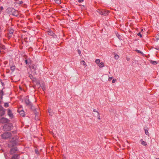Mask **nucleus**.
Listing matches in <instances>:
<instances>
[{
    "label": "nucleus",
    "mask_w": 159,
    "mask_h": 159,
    "mask_svg": "<svg viewBox=\"0 0 159 159\" xmlns=\"http://www.w3.org/2000/svg\"><path fill=\"white\" fill-rule=\"evenodd\" d=\"M11 132H5L3 133L1 135L2 139H10L12 137Z\"/></svg>",
    "instance_id": "1"
},
{
    "label": "nucleus",
    "mask_w": 159,
    "mask_h": 159,
    "mask_svg": "<svg viewBox=\"0 0 159 159\" xmlns=\"http://www.w3.org/2000/svg\"><path fill=\"white\" fill-rule=\"evenodd\" d=\"M13 125L11 123H7L4 125L3 127V129L4 131H7L11 130L12 129Z\"/></svg>",
    "instance_id": "2"
},
{
    "label": "nucleus",
    "mask_w": 159,
    "mask_h": 159,
    "mask_svg": "<svg viewBox=\"0 0 159 159\" xmlns=\"http://www.w3.org/2000/svg\"><path fill=\"white\" fill-rule=\"evenodd\" d=\"M14 138L13 137L12 139L10 141V142L8 144V146L9 147H14L15 146H16L17 144L16 141V140H14Z\"/></svg>",
    "instance_id": "3"
},
{
    "label": "nucleus",
    "mask_w": 159,
    "mask_h": 159,
    "mask_svg": "<svg viewBox=\"0 0 159 159\" xmlns=\"http://www.w3.org/2000/svg\"><path fill=\"white\" fill-rule=\"evenodd\" d=\"M10 122V120L6 118L2 117L1 118H0V123L2 124H7V123H9Z\"/></svg>",
    "instance_id": "4"
},
{
    "label": "nucleus",
    "mask_w": 159,
    "mask_h": 159,
    "mask_svg": "<svg viewBox=\"0 0 159 159\" xmlns=\"http://www.w3.org/2000/svg\"><path fill=\"white\" fill-rule=\"evenodd\" d=\"M29 97L28 96H27L26 97L25 99V102L26 106H29L30 107H32V104L29 100Z\"/></svg>",
    "instance_id": "5"
},
{
    "label": "nucleus",
    "mask_w": 159,
    "mask_h": 159,
    "mask_svg": "<svg viewBox=\"0 0 159 159\" xmlns=\"http://www.w3.org/2000/svg\"><path fill=\"white\" fill-rule=\"evenodd\" d=\"M10 153L11 155L15 154V153H18V148L17 147H14L12 148L10 150Z\"/></svg>",
    "instance_id": "6"
},
{
    "label": "nucleus",
    "mask_w": 159,
    "mask_h": 159,
    "mask_svg": "<svg viewBox=\"0 0 159 159\" xmlns=\"http://www.w3.org/2000/svg\"><path fill=\"white\" fill-rule=\"evenodd\" d=\"M29 68L31 69L32 71L33 72L34 74H36L35 71L37 69V66L34 64H32L29 66Z\"/></svg>",
    "instance_id": "7"
},
{
    "label": "nucleus",
    "mask_w": 159,
    "mask_h": 159,
    "mask_svg": "<svg viewBox=\"0 0 159 159\" xmlns=\"http://www.w3.org/2000/svg\"><path fill=\"white\" fill-rule=\"evenodd\" d=\"M5 110L2 106L0 105V116H3L5 114Z\"/></svg>",
    "instance_id": "8"
},
{
    "label": "nucleus",
    "mask_w": 159,
    "mask_h": 159,
    "mask_svg": "<svg viewBox=\"0 0 159 159\" xmlns=\"http://www.w3.org/2000/svg\"><path fill=\"white\" fill-rule=\"evenodd\" d=\"M15 9L12 7H9L7 9V12L10 14H12L13 12H14Z\"/></svg>",
    "instance_id": "9"
},
{
    "label": "nucleus",
    "mask_w": 159,
    "mask_h": 159,
    "mask_svg": "<svg viewBox=\"0 0 159 159\" xmlns=\"http://www.w3.org/2000/svg\"><path fill=\"white\" fill-rule=\"evenodd\" d=\"M48 34L49 35L52 36L54 38H56L57 37V35L56 34L51 30H49L48 31Z\"/></svg>",
    "instance_id": "10"
},
{
    "label": "nucleus",
    "mask_w": 159,
    "mask_h": 159,
    "mask_svg": "<svg viewBox=\"0 0 159 159\" xmlns=\"http://www.w3.org/2000/svg\"><path fill=\"white\" fill-rule=\"evenodd\" d=\"M7 115L11 118L13 117V114L12 113L11 111L9 109H8Z\"/></svg>",
    "instance_id": "11"
},
{
    "label": "nucleus",
    "mask_w": 159,
    "mask_h": 159,
    "mask_svg": "<svg viewBox=\"0 0 159 159\" xmlns=\"http://www.w3.org/2000/svg\"><path fill=\"white\" fill-rule=\"evenodd\" d=\"M19 155H20L18 154H14L11 157V159H19Z\"/></svg>",
    "instance_id": "12"
},
{
    "label": "nucleus",
    "mask_w": 159,
    "mask_h": 159,
    "mask_svg": "<svg viewBox=\"0 0 159 159\" xmlns=\"http://www.w3.org/2000/svg\"><path fill=\"white\" fill-rule=\"evenodd\" d=\"M102 12L103 14H102V15L104 16H106L108 14L109 11L107 10H104L103 9V11H102Z\"/></svg>",
    "instance_id": "13"
},
{
    "label": "nucleus",
    "mask_w": 159,
    "mask_h": 159,
    "mask_svg": "<svg viewBox=\"0 0 159 159\" xmlns=\"http://www.w3.org/2000/svg\"><path fill=\"white\" fill-rule=\"evenodd\" d=\"M12 15L15 16L17 17L19 15V13L18 12L15 10V11H14V12L12 13Z\"/></svg>",
    "instance_id": "14"
},
{
    "label": "nucleus",
    "mask_w": 159,
    "mask_h": 159,
    "mask_svg": "<svg viewBox=\"0 0 159 159\" xmlns=\"http://www.w3.org/2000/svg\"><path fill=\"white\" fill-rule=\"evenodd\" d=\"M40 86L42 89V90L44 91L46 90L45 84L43 83L42 84H40Z\"/></svg>",
    "instance_id": "15"
},
{
    "label": "nucleus",
    "mask_w": 159,
    "mask_h": 159,
    "mask_svg": "<svg viewBox=\"0 0 159 159\" xmlns=\"http://www.w3.org/2000/svg\"><path fill=\"white\" fill-rule=\"evenodd\" d=\"M140 141L141 142V144L142 145L145 146L147 145V142L143 141V139H140Z\"/></svg>",
    "instance_id": "16"
},
{
    "label": "nucleus",
    "mask_w": 159,
    "mask_h": 159,
    "mask_svg": "<svg viewBox=\"0 0 159 159\" xmlns=\"http://www.w3.org/2000/svg\"><path fill=\"white\" fill-rule=\"evenodd\" d=\"M18 111L21 116H22L23 117H24L25 116V112L23 110L19 111L18 110Z\"/></svg>",
    "instance_id": "17"
},
{
    "label": "nucleus",
    "mask_w": 159,
    "mask_h": 159,
    "mask_svg": "<svg viewBox=\"0 0 159 159\" xmlns=\"http://www.w3.org/2000/svg\"><path fill=\"white\" fill-rule=\"evenodd\" d=\"M97 11L98 13L102 15L103 14V9H98L97 10Z\"/></svg>",
    "instance_id": "18"
},
{
    "label": "nucleus",
    "mask_w": 159,
    "mask_h": 159,
    "mask_svg": "<svg viewBox=\"0 0 159 159\" xmlns=\"http://www.w3.org/2000/svg\"><path fill=\"white\" fill-rule=\"evenodd\" d=\"M98 66L100 68L104 66V63L103 62H102L99 63Z\"/></svg>",
    "instance_id": "19"
},
{
    "label": "nucleus",
    "mask_w": 159,
    "mask_h": 159,
    "mask_svg": "<svg viewBox=\"0 0 159 159\" xmlns=\"http://www.w3.org/2000/svg\"><path fill=\"white\" fill-rule=\"evenodd\" d=\"M48 111L49 115L51 116H52V115H53V113L52 112V110L50 108H48Z\"/></svg>",
    "instance_id": "20"
},
{
    "label": "nucleus",
    "mask_w": 159,
    "mask_h": 159,
    "mask_svg": "<svg viewBox=\"0 0 159 159\" xmlns=\"http://www.w3.org/2000/svg\"><path fill=\"white\" fill-rule=\"evenodd\" d=\"M150 62L152 64H153L154 65H156L157 64V61H152V60H151L150 61Z\"/></svg>",
    "instance_id": "21"
},
{
    "label": "nucleus",
    "mask_w": 159,
    "mask_h": 159,
    "mask_svg": "<svg viewBox=\"0 0 159 159\" xmlns=\"http://www.w3.org/2000/svg\"><path fill=\"white\" fill-rule=\"evenodd\" d=\"M29 77L32 80L34 81V78L33 77V75L31 74H29Z\"/></svg>",
    "instance_id": "22"
},
{
    "label": "nucleus",
    "mask_w": 159,
    "mask_h": 159,
    "mask_svg": "<svg viewBox=\"0 0 159 159\" xmlns=\"http://www.w3.org/2000/svg\"><path fill=\"white\" fill-rule=\"evenodd\" d=\"M30 59L28 58L27 59H25V62L26 64H28L29 62H30Z\"/></svg>",
    "instance_id": "23"
},
{
    "label": "nucleus",
    "mask_w": 159,
    "mask_h": 159,
    "mask_svg": "<svg viewBox=\"0 0 159 159\" xmlns=\"http://www.w3.org/2000/svg\"><path fill=\"white\" fill-rule=\"evenodd\" d=\"M13 32L12 31H10L9 32V34H8V36L9 37H11L12 34Z\"/></svg>",
    "instance_id": "24"
},
{
    "label": "nucleus",
    "mask_w": 159,
    "mask_h": 159,
    "mask_svg": "<svg viewBox=\"0 0 159 159\" xmlns=\"http://www.w3.org/2000/svg\"><path fill=\"white\" fill-rule=\"evenodd\" d=\"M95 62L96 64L98 65L100 63V60L99 59H96Z\"/></svg>",
    "instance_id": "25"
},
{
    "label": "nucleus",
    "mask_w": 159,
    "mask_h": 159,
    "mask_svg": "<svg viewBox=\"0 0 159 159\" xmlns=\"http://www.w3.org/2000/svg\"><path fill=\"white\" fill-rule=\"evenodd\" d=\"M144 130H145V134L146 135L149 136V132H148V130H147V129H144Z\"/></svg>",
    "instance_id": "26"
},
{
    "label": "nucleus",
    "mask_w": 159,
    "mask_h": 159,
    "mask_svg": "<svg viewBox=\"0 0 159 159\" xmlns=\"http://www.w3.org/2000/svg\"><path fill=\"white\" fill-rule=\"evenodd\" d=\"M15 69V66H12L10 67L11 70L14 71Z\"/></svg>",
    "instance_id": "27"
},
{
    "label": "nucleus",
    "mask_w": 159,
    "mask_h": 159,
    "mask_svg": "<svg viewBox=\"0 0 159 159\" xmlns=\"http://www.w3.org/2000/svg\"><path fill=\"white\" fill-rule=\"evenodd\" d=\"M136 51L138 53H140L143 55V53L140 50H136Z\"/></svg>",
    "instance_id": "28"
},
{
    "label": "nucleus",
    "mask_w": 159,
    "mask_h": 159,
    "mask_svg": "<svg viewBox=\"0 0 159 159\" xmlns=\"http://www.w3.org/2000/svg\"><path fill=\"white\" fill-rule=\"evenodd\" d=\"M0 48L2 49H5V46L0 43Z\"/></svg>",
    "instance_id": "29"
},
{
    "label": "nucleus",
    "mask_w": 159,
    "mask_h": 159,
    "mask_svg": "<svg viewBox=\"0 0 159 159\" xmlns=\"http://www.w3.org/2000/svg\"><path fill=\"white\" fill-rule=\"evenodd\" d=\"M115 55V58L116 59H118V58H119V56L116 54H114V55Z\"/></svg>",
    "instance_id": "30"
},
{
    "label": "nucleus",
    "mask_w": 159,
    "mask_h": 159,
    "mask_svg": "<svg viewBox=\"0 0 159 159\" xmlns=\"http://www.w3.org/2000/svg\"><path fill=\"white\" fill-rule=\"evenodd\" d=\"M57 4H59L61 3L60 0H54Z\"/></svg>",
    "instance_id": "31"
},
{
    "label": "nucleus",
    "mask_w": 159,
    "mask_h": 159,
    "mask_svg": "<svg viewBox=\"0 0 159 159\" xmlns=\"http://www.w3.org/2000/svg\"><path fill=\"white\" fill-rule=\"evenodd\" d=\"M116 35L119 39H121V36H120V35L118 33H117L116 34Z\"/></svg>",
    "instance_id": "32"
},
{
    "label": "nucleus",
    "mask_w": 159,
    "mask_h": 159,
    "mask_svg": "<svg viewBox=\"0 0 159 159\" xmlns=\"http://www.w3.org/2000/svg\"><path fill=\"white\" fill-rule=\"evenodd\" d=\"M4 106L6 107H9V105L8 103H6L4 104Z\"/></svg>",
    "instance_id": "33"
},
{
    "label": "nucleus",
    "mask_w": 159,
    "mask_h": 159,
    "mask_svg": "<svg viewBox=\"0 0 159 159\" xmlns=\"http://www.w3.org/2000/svg\"><path fill=\"white\" fill-rule=\"evenodd\" d=\"M81 64H83L84 65H86V63L84 61H81Z\"/></svg>",
    "instance_id": "34"
},
{
    "label": "nucleus",
    "mask_w": 159,
    "mask_h": 159,
    "mask_svg": "<svg viewBox=\"0 0 159 159\" xmlns=\"http://www.w3.org/2000/svg\"><path fill=\"white\" fill-rule=\"evenodd\" d=\"M156 38L157 40L159 39V33L157 34V36H156Z\"/></svg>",
    "instance_id": "35"
},
{
    "label": "nucleus",
    "mask_w": 159,
    "mask_h": 159,
    "mask_svg": "<svg viewBox=\"0 0 159 159\" xmlns=\"http://www.w3.org/2000/svg\"><path fill=\"white\" fill-rule=\"evenodd\" d=\"M23 3L22 1H19L17 3V4L20 5L22 4Z\"/></svg>",
    "instance_id": "36"
},
{
    "label": "nucleus",
    "mask_w": 159,
    "mask_h": 159,
    "mask_svg": "<svg viewBox=\"0 0 159 159\" xmlns=\"http://www.w3.org/2000/svg\"><path fill=\"white\" fill-rule=\"evenodd\" d=\"M0 13H1V11L3 9V7L1 6L0 7Z\"/></svg>",
    "instance_id": "37"
},
{
    "label": "nucleus",
    "mask_w": 159,
    "mask_h": 159,
    "mask_svg": "<svg viewBox=\"0 0 159 159\" xmlns=\"http://www.w3.org/2000/svg\"><path fill=\"white\" fill-rule=\"evenodd\" d=\"M93 111L94 112H97L98 113V115H100L99 113L97 111L96 109H94L93 110Z\"/></svg>",
    "instance_id": "38"
},
{
    "label": "nucleus",
    "mask_w": 159,
    "mask_h": 159,
    "mask_svg": "<svg viewBox=\"0 0 159 159\" xmlns=\"http://www.w3.org/2000/svg\"><path fill=\"white\" fill-rule=\"evenodd\" d=\"M138 36H139L140 37H142V35L140 33H139L137 34Z\"/></svg>",
    "instance_id": "39"
},
{
    "label": "nucleus",
    "mask_w": 159,
    "mask_h": 159,
    "mask_svg": "<svg viewBox=\"0 0 159 159\" xmlns=\"http://www.w3.org/2000/svg\"><path fill=\"white\" fill-rule=\"evenodd\" d=\"M112 79H113L112 77H109L108 79V80H109V81H110L111 80H112Z\"/></svg>",
    "instance_id": "40"
},
{
    "label": "nucleus",
    "mask_w": 159,
    "mask_h": 159,
    "mask_svg": "<svg viewBox=\"0 0 159 159\" xmlns=\"http://www.w3.org/2000/svg\"><path fill=\"white\" fill-rule=\"evenodd\" d=\"M116 81V79H114L112 80V83H114Z\"/></svg>",
    "instance_id": "41"
},
{
    "label": "nucleus",
    "mask_w": 159,
    "mask_h": 159,
    "mask_svg": "<svg viewBox=\"0 0 159 159\" xmlns=\"http://www.w3.org/2000/svg\"><path fill=\"white\" fill-rule=\"evenodd\" d=\"M78 54L79 55H80L81 54V52L80 51V50H78Z\"/></svg>",
    "instance_id": "42"
},
{
    "label": "nucleus",
    "mask_w": 159,
    "mask_h": 159,
    "mask_svg": "<svg viewBox=\"0 0 159 159\" xmlns=\"http://www.w3.org/2000/svg\"><path fill=\"white\" fill-rule=\"evenodd\" d=\"M126 59L128 61H129L130 60V58L127 57H126Z\"/></svg>",
    "instance_id": "43"
},
{
    "label": "nucleus",
    "mask_w": 159,
    "mask_h": 159,
    "mask_svg": "<svg viewBox=\"0 0 159 159\" xmlns=\"http://www.w3.org/2000/svg\"><path fill=\"white\" fill-rule=\"evenodd\" d=\"M79 2H83L84 0H78Z\"/></svg>",
    "instance_id": "44"
},
{
    "label": "nucleus",
    "mask_w": 159,
    "mask_h": 159,
    "mask_svg": "<svg viewBox=\"0 0 159 159\" xmlns=\"http://www.w3.org/2000/svg\"><path fill=\"white\" fill-rule=\"evenodd\" d=\"M3 93V92L2 91H1V92H0V94H2V95Z\"/></svg>",
    "instance_id": "45"
},
{
    "label": "nucleus",
    "mask_w": 159,
    "mask_h": 159,
    "mask_svg": "<svg viewBox=\"0 0 159 159\" xmlns=\"http://www.w3.org/2000/svg\"><path fill=\"white\" fill-rule=\"evenodd\" d=\"M98 116H99V117H98V119H100V116H99V115H98Z\"/></svg>",
    "instance_id": "46"
},
{
    "label": "nucleus",
    "mask_w": 159,
    "mask_h": 159,
    "mask_svg": "<svg viewBox=\"0 0 159 159\" xmlns=\"http://www.w3.org/2000/svg\"><path fill=\"white\" fill-rule=\"evenodd\" d=\"M156 159H159V158H156Z\"/></svg>",
    "instance_id": "47"
},
{
    "label": "nucleus",
    "mask_w": 159,
    "mask_h": 159,
    "mask_svg": "<svg viewBox=\"0 0 159 159\" xmlns=\"http://www.w3.org/2000/svg\"><path fill=\"white\" fill-rule=\"evenodd\" d=\"M126 142L128 143V142L127 140L126 141Z\"/></svg>",
    "instance_id": "48"
},
{
    "label": "nucleus",
    "mask_w": 159,
    "mask_h": 159,
    "mask_svg": "<svg viewBox=\"0 0 159 159\" xmlns=\"http://www.w3.org/2000/svg\"><path fill=\"white\" fill-rule=\"evenodd\" d=\"M12 132V133H14V131H12V132Z\"/></svg>",
    "instance_id": "49"
},
{
    "label": "nucleus",
    "mask_w": 159,
    "mask_h": 159,
    "mask_svg": "<svg viewBox=\"0 0 159 159\" xmlns=\"http://www.w3.org/2000/svg\"><path fill=\"white\" fill-rule=\"evenodd\" d=\"M155 48L156 49H157V48Z\"/></svg>",
    "instance_id": "50"
}]
</instances>
